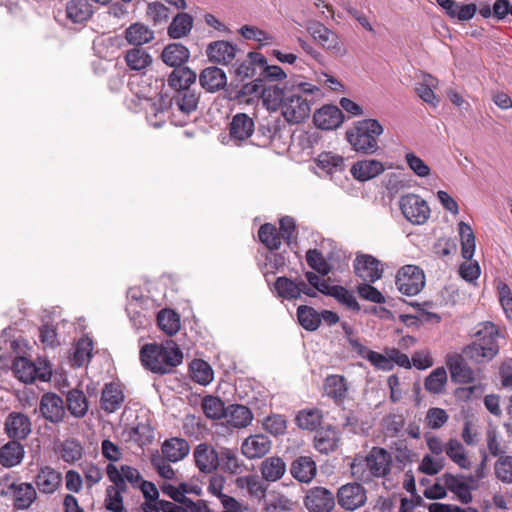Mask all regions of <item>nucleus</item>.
Here are the masks:
<instances>
[{
    "label": "nucleus",
    "mask_w": 512,
    "mask_h": 512,
    "mask_svg": "<svg viewBox=\"0 0 512 512\" xmlns=\"http://www.w3.org/2000/svg\"><path fill=\"white\" fill-rule=\"evenodd\" d=\"M266 64V58L258 52H250L242 62L235 64V75L244 80L253 77L256 73V67H262Z\"/></svg>",
    "instance_id": "obj_34"
},
{
    "label": "nucleus",
    "mask_w": 512,
    "mask_h": 512,
    "mask_svg": "<svg viewBox=\"0 0 512 512\" xmlns=\"http://www.w3.org/2000/svg\"><path fill=\"white\" fill-rule=\"evenodd\" d=\"M459 234L461 238L462 256H473L475 253V236L470 225L465 222L459 223Z\"/></svg>",
    "instance_id": "obj_62"
},
{
    "label": "nucleus",
    "mask_w": 512,
    "mask_h": 512,
    "mask_svg": "<svg viewBox=\"0 0 512 512\" xmlns=\"http://www.w3.org/2000/svg\"><path fill=\"white\" fill-rule=\"evenodd\" d=\"M391 465V454L384 448L373 447L365 457L354 460L351 473L354 478L368 483L374 478H382L389 474Z\"/></svg>",
    "instance_id": "obj_3"
},
{
    "label": "nucleus",
    "mask_w": 512,
    "mask_h": 512,
    "mask_svg": "<svg viewBox=\"0 0 512 512\" xmlns=\"http://www.w3.org/2000/svg\"><path fill=\"white\" fill-rule=\"evenodd\" d=\"M338 434L335 429L327 428L316 431L314 447L321 453L328 454L336 449Z\"/></svg>",
    "instance_id": "obj_45"
},
{
    "label": "nucleus",
    "mask_w": 512,
    "mask_h": 512,
    "mask_svg": "<svg viewBox=\"0 0 512 512\" xmlns=\"http://www.w3.org/2000/svg\"><path fill=\"white\" fill-rule=\"evenodd\" d=\"M306 29L313 39L332 55L342 57L346 54V49L338 35L322 23L311 21L306 25Z\"/></svg>",
    "instance_id": "obj_7"
},
{
    "label": "nucleus",
    "mask_w": 512,
    "mask_h": 512,
    "mask_svg": "<svg viewBox=\"0 0 512 512\" xmlns=\"http://www.w3.org/2000/svg\"><path fill=\"white\" fill-rule=\"evenodd\" d=\"M446 455L461 469H469L471 462L466 455L464 446L457 439H450L446 443Z\"/></svg>",
    "instance_id": "obj_49"
},
{
    "label": "nucleus",
    "mask_w": 512,
    "mask_h": 512,
    "mask_svg": "<svg viewBox=\"0 0 512 512\" xmlns=\"http://www.w3.org/2000/svg\"><path fill=\"white\" fill-rule=\"evenodd\" d=\"M260 472L263 479L268 482H275L285 474L286 464L281 457H267L260 464Z\"/></svg>",
    "instance_id": "obj_36"
},
{
    "label": "nucleus",
    "mask_w": 512,
    "mask_h": 512,
    "mask_svg": "<svg viewBox=\"0 0 512 512\" xmlns=\"http://www.w3.org/2000/svg\"><path fill=\"white\" fill-rule=\"evenodd\" d=\"M274 286L279 297L287 300H293L300 297V281L294 282L287 277H278Z\"/></svg>",
    "instance_id": "obj_54"
},
{
    "label": "nucleus",
    "mask_w": 512,
    "mask_h": 512,
    "mask_svg": "<svg viewBox=\"0 0 512 512\" xmlns=\"http://www.w3.org/2000/svg\"><path fill=\"white\" fill-rule=\"evenodd\" d=\"M147 119L154 127H160L165 122V116L169 109L176 108L179 112L189 115L196 111L200 100V92L195 88L182 89L172 92V95L161 94L157 101L145 99Z\"/></svg>",
    "instance_id": "obj_1"
},
{
    "label": "nucleus",
    "mask_w": 512,
    "mask_h": 512,
    "mask_svg": "<svg viewBox=\"0 0 512 512\" xmlns=\"http://www.w3.org/2000/svg\"><path fill=\"white\" fill-rule=\"evenodd\" d=\"M199 83L204 90L214 93L226 86L227 76L221 68L210 66L201 71Z\"/></svg>",
    "instance_id": "obj_26"
},
{
    "label": "nucleus",
    "mask_w": 512,
    "mask_h": 512,
    "mask_svg": "<svg viewBox=\"0 0 512 512\" xmlns=\"http://www.w3.org/2000/svg\"><path fill=\"white\" fill-rule=\"evenodd\" d=\"M439 81L430 74H422L415 84V92L425 103L437 107L440 100L435 95L434 90L438 87Z\"/></svg>",
    "instance_id": "obj_29"
},
{
    "label": "nucleus",
    "mask_w": 512,
    "mask_h": 512,
    "mask_svg": "<svg viewBox=\"0 0 512 512\" xmlns=\"http://www.w3.org/2000/svg\"><path fill=\"white\" fill-rule=\"evenodd\" d=\"M321 419L322 414L318 409L302 410L296 416V423L301 429L315 430Z\"/></svg>",
    "instance_id": "obj_60"
},
{
    "label": "nucleus",
    "mask_w": 512,
    "mask_h": 512,
    "mask_svg": "<svg viewBox=\"0 0 512 512\" xmlns=\"http://www.w3.org/2000/svg\"><path fill=\"white\" fill-rule=\"evenodd\" d=\"M196 467L202 473H212L219 467V450L208 443H200L193 450Z\"/></svg>",
    "instance_id": "obj_14"
},
{
    "label": "nucleus",
    "mask_w": 512,
    "mask_h": 512,
    "mask_svg": "<svg viewBox=\"0 0 512 512\" xmlns=\"http://www.w3.org/2000/svg\"><path fill=\"white\" fill-rule=\"evenodd\" d=\"M5 432L11 439H25L31 432L30 419L23 413H10L5 421Z\"/></svg>",
    "instance_id": "obj_22"
},
{
    "label": "nucleus",
    "mask_w": 512,
    "mask_h": 512,
    "mask_svg": "<svg viewBox=\"0 0 512 512\" xmlns=\"http://www.w3.org/2000/svg\"><path fill=\"white\" fill-rule=\"evenodd\" d=\"M337 501L343 509L354 511L366 503V489L356 482L342 485L337 491Z\"/></svg>",
    "instance_id": "obj_11"
},
{
    "label": "nucleus",
    "mask_w": 512,
    "mask_h": 512,
    "mask_svg": "<svg viewBox=\"0 0 512 512\" xmlns=\"http://www.w3.org/2000/svg\"><path fill=\"white\" fill-rule=\"evenodd\" d=\"M311 107L307 99L297 93L287 95L282 103L281 113L290 124H299L310 115Z\"/></svg>",
    "instance_id": "obj_10"
},
{
    "label": "nucleus",
    "mask_w": 512,
    "mask_h": 512,
    "mask_svg": "<svg viewBox=\"0 0 512 512\" xmlns=\"http://www.w3.org/2000/svg\"><path fill=\"white\" fill-rule=\"evenodd\" d=\"M243 463L236 449L229 447L219 448V467L228 474H239L242 472Z\"/></svg>",
    "instance_id": "obj_37"
},
{
    "label": "nucleus",
    "mask_w": 512,
    "mask_h": 512,
    "mask_svg": "<svg viewBox=\"0 0 512 512\" xmlns=\"http://www.w3.org/2000/svg\"><path fill=\"white\" fill-rule=\"evenodd\" d=\"M272 447L271 440L264 434H255L247 437L242 445L241 452L248 459H257L266 455Z\"/></svg>",
    "instance_id": "obj_20"
},
{
    "label": "nucleus",
    "mask_w": 512,
    "mask_h": 512,
    "mask_svg": "<svg viewBox=\"0 0 512 512\" xmlns=\"http://www.w3.org/2000/svg\"><path fill=\"white\" fill-rule=\"evenodd\" d=\"M297 317L300 325L308 331H314L320 326L319 312L310 306H299Z\"/></svg>",
    "instance_id": "obj_53"
},
{
    "label": "nucleus",
    "mask_w": 512,
    "mask_h": 512,
    "mask_svg": "<svg viewBox=\"0 0 512 512\" xmlns=\"http://www.w3.org/2000/svg\"><path fill=\"white\" fill-rule=\"evenodd\" d=\"M193 17L188 13H178L168 27V35L172 39L187 36L193 27Z\"/></svg>",
    "instance_id": "obj_43"
},
{
    "label": "nucleus",
    "mask_w": 512,
    "mask_h": 512,
    "mask_svg": "<svg viewBox=\"0 0 512 512\" xmlns=\"http://www.w3.org/2000/svg\"><path fill=\"white\" fill-rule=\"evenodd\" d=\"M14 506L17 509H28L37 498L35 487L31 483L16 485L14 492Z\"/></svg>",
    "instance_id": "obj_44"
},
{
    "label": "nucleus",
    "mask_w": 512,
    "mask_h": 512,
    "mask_svg": "<svg viewBox=\"0 0 512 512\" xmlns=\"http://www.w3.org/2000/svg\"><path fill=\"white\" fill-rule=\"evenodd\" d=\"M125 489H120L114 484L106 489V498L104 501L105 508L111 512H127L123 506V498L121 493Z\"/></svg>",
    "instance_id": "obj_61"
},
{
    "label": "nucleus",
    "mask_w": 512,
    "mask_h": 512,
    "mask_svg": "<svg viewBox=\"0 0 512 512\" xmlns=\"http://www.w3.org/2000/svg\"><path fill=\"white\" fill-rule=\"evenodd\" d=\"M190 52L188 48L181 43H171L167 45L161 54V58L165 64L170 67L179 68L188 61Z\"/></svg>",
    "instance_id": "obj_35"
},
{
    "label": "nucleus",
    "mask_w": 512,
    "mask_h": 512,
    "mask_svg": "<svg viewBox=\"0 0 512 512\" xmlns=\"http://www.w3.org/2000/svg\"><path fill=\"white\" fill-rule=\"evenodd\" d=\"M197 79L196 73L188 67L175 68L168 76L167 85L173 92L192 89Z\"/></svg>",
    "instance_id": "obj_30"
},
{
    "label": "nucleus",
    "mask_w": 512,
    "mask_h": 512,
    "mask_svg": "<svg viewBox=\"0 0 512 512\" xmlns=\"http://www.w3.org/2000/svg\"><path fill=\"white\" fill-rule=\"evenodd\" d=\"M475 336L477 339L463 350L465 357L479 363L492 360L499 352L498 327L489 321L482 322L478 325Z\"/></svg>",
    "instance_id": "obj_4"
},
{
    "label": "nucleus",
    "mask_w": 512,
    "mask_h": 512,
    "mask_svg": "<svg viewBox=\"0 0 512 512\" xmlns=\"http://www.w3.org/2000/svg\"><path fill=\"white\" fill-rule=\"evenodd\" d=\"M40 412L46 420L52 423L62 421L65 415L62 398L53 393L44 394L40 402Z\"/></svg>",
    "instance_id": "obj_21"
},
{
    "label": "nucleus",
    "mask_w": 512,
    "mask_h": 512,
    "mask_svg": "<svg viewBox=\"0 0 512 512\" xmlns=\"http://www.w3.org/2000/svg\"><path fill=\"white\" fill-rule=\"evenodd\" d=\"M447 382V372L444 367L433 370L425 379V389L432 394H440Z\"/></svg>",
    "instance_id": "obj_58"
},
{
    "label": "nucleus",
    "mask_w": 512,
    "mask_h": 512,
    "mask_svg": "<svg viewBox=\"0 0 512 512\" xmlns=\"http://www.w3.org/2000/svg\"><path fill=\"white\" fill-rule=\"evenodd\" d=\"M60 457L68 463L74 464L83 456V447L79 441L75 439L65 440L60 446Z\"/></svg>",
    "instance_id": "obj_52"
},
{
    "label": "nucleus",
    "mask_w": 512,
    "mask_h": 512,
    "mask_svg": "<svg viewBox=\"0 0 512 512\" xmlns=\"http://www.w3.org/2000/svg\"><path fill=\"white\" fill-rule=\"evenodd\" d=\"M25 455L23 445L11 440L0 448V464L5 468H11L19 465Z\"/></svg>",
    "instance_id": "obj_33"
},
{
    "label": "nucleus",
    "mask_w": 512,
    "mask_h": 512,
    "mask_svg": "<svg viewBox=\"0 0 512 512\" xmlns=\"http://www.w3.org/2000/svg\"><path fill=\"white\" fill-rule=\"evenodd\" d=\"M254 120L245 113H237L233 116L229 125L230 141L240 146L254 133Z\"/></svg>",
    "instance_id": "obj_16"
},
{
    "label": "nucleus",
    "mask_w": 512,
    "mask_h": 512,
    "mask_svg": "<svg viewBox=\"0 0 512 512\" xmlns=\"http://www.w3.org/2000/svg\"><path fill=\"white\" fill-rule=\"evenodd\" d=\"M68 411L76 418H82L88 411V400L85 394L77 389H72L66 397Z\"/></svg>",
    "instance_id": "obj_46"
},
{
    "label": "nucleus",
    "mask_w": 512,
    "mask_h": 512,
    "mask_svg": "<svg viewBox=\"0 0 512 512\" xmlns=\"http://www.w3.org/2000/svg\"><path fill=\"white\" fill-rule=\"evenodd\" d=\"M92 15V5L88 0H70L66 4V16L73 23H84Z\"/></svg>",
    "instance_id": "obj_38"
},
{
    "label": "nucleus",
    "mask_w": 512,
    "mask_h": 512,
    "mask_svg": "<svg viewBox=\"0 0 512 512\" xmlns=\"http://www.w3.org/2000/svg\"><path fill=\"white\" fill-rule=\"evenodd\" d=\"M354 271L364 282L374 283L382 277L384 264L378 258H355Z\"/></svg>",
    "instance_id": "obj_18"
},
{
    "label": "nucleus",
    "mask_w": 512,
    "mask_h": 512,
    "mask_svg": "<svg viewBox=\"0 0 512 512\" xmlns=\"http://www.w3.org/2000/svg\"><path fill=\"white\" fill-rule=\"evenodd\" d=\"M224 418L229 426L241 429L249 426L254 416L248 407L240 404H231L227 406Z\"/></svg>",
    "instance_id": "obj_31"
},
{
    "label": "nucleus",
    "mask_w": 512,
    "mask_h": 512,
    "mask_svg": "<svg viewBox=\"0 0 512 512\" xmlns=\"http://www.w3.org/2000/svg\"><path fill=\"white\" fill-rule=\"evenodd\" d=\"M237 46L224 40L212 42L208 45L206 53L210 61L222 65H228L237 53Z\"/></svg>",
    "instance_id": "obj_25"
},
{
    "label": "nucleus",
    "mask_w": 512,
    "mask_h": 512,
    "mask_svg": "<svg viewBox=\"0 0 512 512\" xmlns=\"http://www.w3.org/2000/svg\"><path fill=\"white\" fill-rule=\"evenodd\" d=\"M328 296L335 298L340 305L353 313H359L361 311V306L354 292L343 286L333 285Z\"/></svg>",
    "instance_id": "obj_41"
},
{
    "label": "nucleus",
    "mask_w": 512,
    "mask_h": 512,
    "mask_svg": "<svg viewBox=\"0 0 512 512\" xmlns=\"http://www.w3.org/2000/svg\"><path fill=\"white\" fill-rule=\"evenodd\" d=\"M263 103L269 110H277L279 107L282 108V103L287 95L284 91L277 86L265 87L262 92Z\"/></svg>",
    "instance_id": "obj_59"
},
{
    "label": "nucleus",
    "mask_w": 512,
    "mask_h": 512,
    "mask_svg": "<svg viewBox=\"0 0 512 512\" xmlns=\"http://www.w3.org/2000/svg\"><path fill=\"white\" fill-rule=\"evenodd\" d=\"M203 413L208 419L220 420L225 417L227 407L224 402L217 396L206 395L201 402Z\"/></svg>",
    "instance_id": "obj_47"
},
{
    "label": "nucleus",
    "mask_w": 512,
    "mask_h": 512,
    "mask_svg": "<svg viewBox=\"0 0 512 512\" xmlns=\"http://www.w3.org/2000/svg\"><path fill=\"white\" fill-rule=\"evenodd\" d=\"M190 371L192 379L201 385H207L213 380V370L204 360H193Z\"/></svg>",
    "instance_id": "obj_56"
},
{
    "label": "nucleus",
    "mask_w": 512,
    "mask_h": 512,
    "mask_svg": "<svg viewBox=\"0 0 512 512\" xmlns=\"http://www.w3.org/2000/svg\"><path fill=\"white\" fill-rule=\"evenodd\" d=\"M292 501L277 491H271L264 499L265 512H287L291 510Z\"/></svg>",
    "instance_id": "obj_50"
},
{
    "label": "nucleus",
    "mask_w": 512,
    "mask_h": 512,
    "mask_svg": "<svg viewBox=\"0 0 512 512\" xmlns=\"http://www.w3.org/2000/svg\"><path fill=\"white\" fill-rule=\"evenodd\" d=\"M441 481L460 503L467 505L473 500L472 491L478 488L475 478L462 474L444 473Z\"/></svg>",
    "instance_id": "obj_8"
},
{
    "label": "nucleus",
    "mask_w": 512,
    "mask_h": 512,
    "mask_svg": "<svg viewBox=\"0 0 512 512\" xmlns=\"http://www.w3.org/2000/svg\"><path fill=\"white\" fill-rule=\"evenodd\" d=\"M157 323L159 328L167 335H174L180 329V317L171 309H163L158 313Z\"/></svg>",
    "instance_id": "obj_51"
},
{
    "label": "nucleus",
    "mask_w": 512,
    "mask_h": 512,
    "mask_svg": "<svg viewBox=\"0 0 512 512\" xmlns=\"http://www.w3.org/2000/svg\"><path fill=\"white\" fill-rule=\"evenodd\" d=\"M12 370L17 379L23 383H33L36 379L46 381L51 373L37 368L33 362L25 357H17L13 361Z\"/></svg>",
    "instance_id": "obj_15"
},
{
    "label": "nucleus",
    "mask_w": 512,
    "mask_h": 512,
    "mask_svg": "<svg viewBox=\"0 0 512 512\" xmlns=\"http://www.w3.org/2000/svg\"><path fill=\"white\" fill-rule=\"evenodd\" d=\"M347 382L341 375H329L324 382V391L335 402H342L347 395Z\"/></svg>",
    "instance_id": "obj_42"
},
{
    "label": "nucleus",
    "mask_w": 512,
    "mask_h": 512,
    "mask_svg": "<svg viewBox=\"0 0 512 512\" xmlns=\"http://www.w3.org/2000/svg\"><path fill=\"white\" fill-rule=\"evenodd\" d=\"M384 170L385 167L381 161L365 159L354 163L350 172L356 180L365 182L379 176Z\"/></svg>",
    "instance_id": "obj_27"
},
{
    "label": "nucleus",
    "mask_w": 512,
    "mask_h": 512,
    "mask_svg": "<svg viewBox=\"0 0 512 512\" xmlns=\"http://www.w3.org/2000/svg\"><path fill=\"white\" fill-rule=\"evenodd\" d=\"M313 121L322 130H333L343 123L344 115L337 106L326 105L314 113Z\"/></svg>",
    "instance_id": "obj_19"
},
{
    "label": "nucleus",
    "mask_w": 512,
    "mask_h": 512,
    "mask_svg": "<svg viewBox=\"0 0 512 512\" xmlns=\"http://www.w3.org/2000/svg\"><path fill=\"white\" fill-rule=\"evenodd\" d=\"M124 393L117 383H106L101 392L100 407L106 413H114L124 402Z\"/></svg>",
    "instance_id": "obj_23"
},
{
    "label": "nucleus",
    "mask_w": 512,
    "mask_h": 512,
    "mask_svg": "<svg viewBox=\"0 0 512 512\" xmlns=\"http://www.w3.org/2000/svg\"><path fill=\"white\" fill-rule=\"evenodd\" d=\"M62 480L60 471L49 465H44L39 468L34 483L40 493L50 495L60 488Z\"/></svg>",
    "instance_id": "obj_17"
},
{
    "label": "nucleus",
    "mask_w": 512,
    "mask_h": 512,
    "mask_svg": "<svg viewBox=\"0 0 512 512\" xmlns=\"http://www.w3.org/2000/svg\"><path fill=\"white\" fill-rule=\"evenodd\" d=\"M126 65L133 71H141L152 64L151 54L141 47L129 49L124 56Z\"/></svg>",
    "instance_id": "obj_40"
},
{
    "label": "nucleus",
    "mask_w": 512,
    "mask_h": 512,
    "mask_svg": "<svg viewBox=\"0 0 512 512\" xmlns=\"http://www.w3.org/2000/svg\"><path fill=\"white\" fill-rule=\"evenodd\" d=\"M291 475L302 483H309L316 475V464L311 457L301 456L290 467Z\"/></svg>",
    "instance_id": "obj_32"
},
{
    "label": "nucleus",
    "mask_w": 512,
    "mask_h": 512,
    "mask_svg": "<svg viewBox=\"0 0 512 512\" xmlns=\"http://www.w3.org/2000/svg\"><path fill=\"white\" fill-rule=\"evenodd\" d=\"M383 131V126L377 120L364 119L347 130L346 139L354 151L370 155L378 151V138Z\"/></svg>",
    "instance_id": "obj_5"
},
{
    "label": "nucleus",
    "mask_w": 512,
    "mask_h": 512,
    "mask_svg": "<svg viewBox=\"0 0 512 512\" xmlns=\"http://www.w3.org/2000/svg\"><path fill=\"white\" fill-rule=\"evenodd\" d=\"M399 207L403 216L413 225H423L430 218L431 210L422 197L408 193L400 197Z\"/></svg>",
    "instance_id": "obj_6"
},
{
    "label": "nucleus",
    "mask_w": 512,
    "mask_h": 512,
    "mask_svg": "<svg viewBox=\"0 0 512 512\" xmlns=\"http://www.w3.org/2000/svg\"><path fill=\"white\" fill-rule=\"evenodd\" d=\"M125 39L129 44L141 47L154 39V31L143 23L137 22L125 30Z\"/></svg>",
    "instance_id": "obj_39"
},
{
    "label": "nucleus",
    "mask_w": 512,
    "mask_h": 512,
    "mask_svg": "<svg viewBox=\"0 0 512 512\" xmlns=\"http://www.w3.org/2000/svg\"><path fill=\"white\" fill-rule=\"evenodd\" d=\"M304 505L309 512H331L335 507V496L325 487H312L304 497Z\"/></svg>",
    "instance_id": "obj_12"
},
{
    "label": "nucleus",
    "mask_w": 512,
    "mask_h": 512,
    "mask_svg": "<svg viewBox=\"0 0 512 512\" xmlns=\"http://www.w3.org/2000/svg\"><path fill=\"white\" fill-rule=\"evenodd\" d=\"M446 364L454 382L470 383L474 380V373L462 355L458 353L448 354Z\"/></svg>",
    "instance_id": "obj_24"
},
{
    "label": "nucleus",
    "mask_w": 512,
    "mask_h": 512,
    "mask_svg": "<svg viewBox=\"0 0 512 512\" xmlns=\"http://www.w3.org/2000/svg\"><path fill=\"white\" fill-rule=\"evenodd\" d=\"M106 474L108 479L120 489L127 488L126 482H129L133 487H138L143 481L140 472L131 466L122 465L119 469L112 463L106 467Z\"/></svg>",
    "instance_id": "obj_13"
},
{
    "label": "nucleus",
    "mask_w": 512,
    "mask_h": 512,
    "mask_svg": "<svg viewBox=\"0 0 512 512\" xmlns=\"http://www.w3.org/2000/svg\"><path fill=\"white\" fill-rule=\"evenodd\" d=\"M142 365L156 374L170 373L183 361V353L172 340L163 344H145L140 350Z\"/></svg>",
    "instance_id": "obj_2"
},
{
    "label": "nucleus",
    "mask_w": 512,
    "mask_h": 512,
    "mask_svg": "<svg viewBox=\"0 0 512 512\" xmlns=\"http://www.w3.org/2000/svg\"><path fill=\"white\" fill-rule=\"evenodd\" d=\"M258 237L261 243L270 250H278L281 246V237L278 229L273 224H263L259 228Z\"/></svg>",
    "instance_id": "obj_55"
},
{
    "label": "nucleus",
    "mask_w": 512,
    "mask_h": 512,
    "mask_svg": "<svg viewBox=\"0 0 512 512\" xmlns=\"http://www.w3.org/2000/svg\"><path fill=\"white\" fill-rule=\"evenodd\" d=\"M317 164L329 174L344 170L343 157L332 152L321 153L317 158Z\"/></svg>",
    "instance_id": "obj_57"
},
{
    "label": "nucleus",
    "mask_w": 512,
    "mask_h": 512,
    "mask_svg": "<svg viewBox=\"0 0 512 512\" xmlns=\"http://www.w3.org/2000/svg\"><path fill=\"white\" fill-rule=\"evenodd\" d=\"M161 452V457L167 459L169 462L176 463L183 460L189 454L190 445L183 438L172 437L163 442Z\"/></svg>",
    "instance_id": "obj_28"
},
{
    "label": "nucleus",
    "mask_w": 512,
    "mask_h": 512,
    "mask_svg": "<svg viewBox=\"0 0 512 512\" xmlns=\"http://www.w3.org/2000/svg\"><path fill=\"white\" fill-rule=\"evenodd\" d=\"M92 350H93V343L88 338H82L80 339L73 351V354L71 355L69 361L71 366L75 368L82 367L84 364H86L91 356H92Z\"/></svg>",
    "instance_id": "obj_48"
},
{
    "label": "nucleus",
    "mask_w": 512,
    "mask_h": 512,
    "mask_svg": "<svg viewBox=\"0 0 512 512\" xmlns=\"http://www.w3.org/2000/svg\"><path fill=\"white\" fill-rule=\"evenodd\" d=\"M458 273L466 282L476 284L481 274V268L478 262L474 261L473 258H466V260L460 264Z\"/></svg>",
    "instance_id": "obj_63"
},
{
    "label": "nucleus",
    "mask_w": 512,
    "mask_h": 512,
    "mask_svg": "<svg viewBox=\"0 0 512 512\" xmlns=\"http://www.w3.org/2000/svg\"><path fill=\"white\" fill-rule=\"evenodd\" d=\"M424 285V272L415 265H405L397 273L396 286L404 295H417L423 289Z\"/></svg>",
    "instance_id": "obj_9"
},
{
    "label": "nucleus",
    "mask_w": 512,
    "mask_h": 512,
    "mask_svg": "<svg viewBox=\"0 0 512 512\" xmlns=\"http://www.w3.org/2000/svg\"><path fill=\"white\" fill-rule=\"evenodd\" d=\"M495 474L503 483H512V456H502L496 461Z\"/></svg>",
    "instance_id": "obj_64"
}]
</instances>
